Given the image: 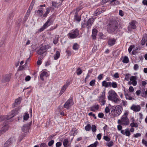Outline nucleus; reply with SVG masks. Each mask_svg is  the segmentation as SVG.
<instances>
[{
	"instance_id": "55",
	"label": "nucleus",
	"mask_w": 147,
	"mask_h": 147,
	"mask_svg": "<svg viewBox=\"0 0 147 147\" xmlns=\"http://www.w3.org/2000/svg\"><path fill=\"white\" fill-rule=\"evenodd\" d=\"M139 68V66L137 64H135L134 67V69L135 71L137 70Z\"/></svg>"
},
{
	"instance_id": "60",
	"label": "nucleus",
	"mask_w": 147,
	"mask_h": 147,
	"mask_svg": "<svg viewBox=\"0 0 147 147\" xmlns=\"http://www.w3.org/2000/svg\"><path fill=\"white\" fill-rule=\"evenodd\" d=\"M62 145V143L61 142H58L56 143V147H59L61 146Z\"/></svg>"
},
{
	"instance_id": "21",
	"label": "nucleus",
	"mask_w": 147,
	"mask_h": 147,
	"mask_svg": "<svg viewBox=\"0 0 147 147\" xmlns=\"http://www.w3.org/2000/svg\"><path fill=\"white\" fill-rule=\"evenodd\" d=\"M9 126L8 125L6 124L1 129L0 131V134H1L5 132L8 129Z\"/></svg>"
},
{
	"instance_id": "14",
	"label": "nucleus",
	"mask_w": 147,
	"mask_h": 147,
	"mask_svg": "<svg viewBox=\"0 0 147 147\" xmlns=\"http://www.w3.org/2000/svg\"><path fill=\"white\" fill-rule=\"evenodd\" d=\"M70 84V81L69 80H67L66 82L61 88L59 92V94L61 95L65 91L66 89Z\"/></svg>"
},
{
	"instance_id": "49",
	"label": "nucleus",
	"mask_w": 147,
	"mask_h": 147,
	"mask_svg": "<svg viewBox=\"0 0 147 147\" xmlns=\"http://www.w3.org/2000/svg\"><path fill=\"white\" fill-rule=\"evenodd\" d=\"M95 80H92L89 83V84L91 86H94L95 84Z\"/></svg>"
},
{
	"instance_id": "52",
	"label": "nucleus",
	"mask_w": 147,
	"mask_h": 147,
	"mask_svg": "<svg viewBox=\"0 0 147 147\" xmlns=\"http://www.w3.org/2000/svg\"><path fill=\"white\" fill-rule=\"evenodd\" d=\"M104 116V114L102 113H100L98 114V117L100 118H103Z\"/></svg>"
},
{
	"instance_id": "18",
	"label": "nucleus",
	"mask_w": 147,
	"mask_h": 147,
	"mask_svg": "<svg viewBox=\"0 0 147 147\" xmlns=\"http://www.w3.org/2000/svg\"><path fill=\"white\" fill-rule=\"evenodd\" d=\"M49 76L48 73L45 71H42L40 74V78L42 81H44V77L47 78Z\"/></svg>"
},
{
	"instance_id": "19",
	"label": "nucleus",
	"mask_w": 147,
	"mask_h": 147,
	"mask_svg": "<svg viewBox=\"0 0 147 147\" xmlns=\"http://www.w3.org/2000/svg\"><path fill=\"white\" fill-rule=\"evenodd\" d=\"M22 100V98L19 97L15 100V102L12 105V107H15L20 104Z\"/></svg>"
},
{
	"instance_id": "61",
	"label": "nucleus",
	"mask_w": 147,
	"mask_h": 147,
	"mask_svg": "<svg viewBox=\"0 0 147 147\" xmlns=\"http://www.w3.org/2000/svg\"><path fill=\"white\" fill-rule=\"evenodd\" d=\"M31 79V77H30L29 76H27L25 78V80L26 81H28L30 80Z\"/></svg>"
},
{
	"instance_id": "15",
	"label": "nucleus",
	"mask_w": 147,
	"mask_h": 147,
	"mask_svg": "<svg viewBox=\"0 0 147 147\" xmlns=\"http://www.w3.org/2000/svg\"><path fill=\"white\" fill-rule=\"evenodd\" d=\"M136 20H132L129 24L130 26H128L127 28L128 30L129 31H131V29H135L136 28L137 26L136 25Z\"/></svg>"
},
{
	"instance_id": "2",
	"label": "nucleus",
	"mask_w": 147,
	"mask_h": 147,
	"mask_svg": "<svg viewBox=\"0 0 147 147\" xmlns=\"http://www.w3.org/2000/svg\"><path fill=\"white\" fill-rule=\"evenodd\" d=\"M128 113L125 112L120 119L117 121V123L122 125V126H127L129 124V119L128 117Z\"/></svg>"
},
{
	"instance_id": "29",
	"label": "nucleus",
	"mask_w": 147,
	"mask_h": 147,
	"mask_svg": "<svg viewBox=\"0 0 147 147\" xmlns=\"http://www.w3.org/2000/svg\"><path fill=\"white\" fill-rule=\"evenodd\" d=\"M42 9H39L38 10L35 11V12L37 13V15L39 17H41L43 14V11L42 10Z\"/></svg>"
},
{
	"instance_id": "28",
	"label": "nucleus",
	"mask_w": 147,
	"mask_h": 147,
	"mask_svg": "<svg viewBox=\"0 0 147 147\" xmlns=\"http://www.w3.org/2000/svg\"><path fill=\"white\" fill-rule=\"evenodd\" d=\"M51 7H48L46 9V11L45 13L43 15V17L45 18L47 17L48 15L50 13L51 10Z\"/></svg>"
},
{
	"instance_id": "24",
	"label": "nucleus",
	"mask_w": 147,
	"mask_h": 147,
	"mask_svg": "<svg viewBox=\"0 0 147 147\" xmlns=\"http://www.w3.org/2000/svg\"><path fill=\"white\" fill-rule=\"evenodd\" d=\"M99 105H95L90 107V110L93 112H96L99 109Z\"/></svg>"
},
{
	"instance_id": "43",
	"label": "nucleus",
	"mask_w": 147,
	"mask_h": 147,
	"mask_svg": "<svg viewBox=\"0 0 147 147\" xmlns=\"http://www.w3.org/2000/svg\"><path fill=\"white\" fill-rule=\"evenodd\" d=\"M82 70L80 68H78L77 70L76 73L77 75H79L82 74Z\"/></svg>"
},
{
	"instance_id": "30",
	"label": "nucleus",
	"mask_w": 147,
	"mask_h": 147,
	"mask_svg": "<svg viewBox=\"0 0 147 147\" xmlns=\"http://www.w3.org/2000/svg\"><path fill=\"white\" fill-rule=\"evenodd\" d=\"M60 56V52L58 51H57L54 55V59L57 60L59 57Z\"/></svg>"
},
{
	"instance_id": "56",
	"label": "nucleus",
	"mask_w": 147,
	"mask_h": 147,
	"mask_svg": "<svg viewBox=\"0 0 147 147\" xmlns=\"http://www.w3.org/2000/svg\"><path fill=\"white\" fill-rule=\"evenodd\" d=\"M141 136V134L140 133H136L134 135V137L135 138H137Z\"/></svg>"
},
{
	"instance_id": "45",
	"label": "nucleus",
	"mask_w": 147,
	"mask_h": 147,
	"mask_svg": "<svg viewBox=\"0 0 147 147\" xmlns=\"http://www.w3.org/2000/svg\"><path fill=\"white\" fill-rule=\"evenodd\" d=\"M92 131L93 132H95L96 131V127L95 125H92L91 127Z\"/></svg>"
},
{
	"instance_id": "31",
	"label": "nucleus",
	"mask_w": 147,
	"mask_h": 147,
	"mask_svg": "<svg viewBox=\"0 0 147 147\" xmlns=\"http://www.w3.org/2000/svg\"><path fill=\"white\" fill-rule=\"evenodd\" d=\"M79 48V45L77 43H74L73 46V49L75 50H78Z\"/></svg>"
},
{
	"instance_id": "25",
	"label": "nucleus",
	"mask_w": 147,
	"mask_h": 147,
	"mask_svg": "<svg viewBox=\"0 0 147 147\" xmlns=\"http://www.w3.org/2000/svg\"><path fill=\"white\" fill-rule=\"evenodd\" d=\"M104 11L102 9L99 8L96 9L94 13V15L96 16L99 15L100 13L103 12Z\"/></svg>"
},
{
	"instance_id": "17",
	"label": "nucleus",
	"mask_w": 147,
	"mask_h": 147,
	"mask_svg": "<svg viewBox=\"0 0 147 147\" xmlns=\"http://www.w3.org/2000/svg\"><path fill=\"white\" fill-rule=\"evenodd\" d=\"M130 109L135 112L140 111L141 109V107L140 105L133 104L130 107Z\"/></svg>"
},
{
	"instance_id": "32",
	"label": "nucleus",
	"mask_w": 147,
	"mask_h": 147,
	"mask_svg": "<svg viewBox=\"0 0 147 147\" xmlns=\"http://www.w3.org/2000/svg\"><path fill=\"white\" fill-rule=\"evenodd\" d=\"M59 36H56L55 38L53 39V42L55 45H56L59 41Z\"/></svg>"
},
{
	"instance_id": "44",
	"label": "nucleus",
	"mask_w": 147,
	"mask_h": 147,
	"mask_svg": "<svg viewBox=\"0 0 147 147\" xmlns=\"http://www.w3.org/2000/svg\"><path fill=\"white\" fill-rule=\"evenodd\" d=\"M91 125L88 124L85 127V129L87 131H89L91 129Z\"/></svg>"
},
{
	"instance_id": "53",
	"label": "nucleus",
	"mask_w": 147,
	"mask_h": 147,
	"mask_svg": "<svg viewBox=\"0 0 147 147\" xmlns=\"http://www.w3.org/2000/svg\"><path fill=\"white\" fill-rule=\"evenodd\" d=\"M110 109L109 108L107 107H106L105 109V112L106 113H107L110 112Z\"/></svg>"
},
{
	"instance_id": "11",
	"label": "nucleus",
	"mask_w": 147,
	"mask_h": 147,
	"mask_svg": "<svg viewBox=\"0 0 147 147\" xmlns=\"http://www.w3.org/2000/svg\"><path fill=\"white\" fill-rule=\"evenodd\" d=\"M12 74L11 73L3 75L2 78V81L3 82H9L10 81Z\"/></svg>"
},
{
	"instance_id": "42",
	"label": "nucleus",
	"mask_w": 147,
	"mask_h": 147,
	"mask_svg": "<svg viewBox=\"0 0 147 147\" xmlns=\"http://www.w3.org/2000/svg\"><path fill=\"white\" fill-rule=\"evenodd\" d=\"M33 2V0L32 1V2L31 3L30 5V6H31V4H32V3ZM31 7L30 6L29 7V9L28 10L26 15H25V16H27L28 17H29V16L30 15V8Z\"/></svg>"
},
{
	"instance_id": "4",
	"label": "nucleus",
	"mask_w": 147,
	"mask_h": 147,
	"mask_svg": "<svg viewBox=\"0 0 147 147\" xmlns=\"http://www.w3.org/2000/svg\"><path fill=\"white\" fill-rule=\"evenodd\" d=\"M122 110V107L119 105L113 108L112 109L111 113L114 117H118L121 113Z\"/></svg>"
},
{
	"instance_id": "34",
	"label": "nucleus",
	"mask_w": 147,
	"mask_h": 147,
	"mask_svg": "<svg viewBox=\"0 0 147 147\" xmlns=\"http://www.w3.org/2000/svg\"><path fill=\"white\" fill-rule=\"evenodd\" d=\"M98 144V142L97 141H96L94 143L88 146L87 147H96Z\"/></svg>"
},
{
	"instance_id": "35",
	"label": "nucleus",
	"mask_w": 147,
	"mask_h": 147,
	"mask_svg": "<svg viewBox=\"0 0 147 147\" xmlns=\"http://www.w3.org/2000/svg\"><path fill=\"white\" fill-rule=\"evenodd\" d=\"M111 87L113 88H116L117 87V83L115 82H111Z\"/></svg>"
},
{
	"instance_id": "5",
	"label": "nucleus",
	"mask_w": 147,
	"mask_h": 147,
	"mask_svg": "<svg viewBox=\"0 0 147 147\" xmlns=\"http://www.w3.org/2000/svg\"><path fill=\"white\" fill-rule=\"evenodd\" d=\"M94 20L93 18H90L87 22H86L85 20H84L83 22H82L81 23L82 28H84L87 27L88 30L90 29L91 26L92 25Z\"/></svg>"
},
{
	"instance_id": "51",
	"label": "nucleus",
	"mask_w": 147,
	"mask_h": 147,
	"mask_svg": "<svg viewBox=\"0 0 147 147\" xmlns=\"http://www.w3.org/2000/svg\"><path fill=\"white\" fill-rule=\"evenodd\" d=\"M103 139L104 140L107 142H109L110 140V138H109L107 136H104Z\"/></svg>"
},
{
	"instance_id": "10",
	"label": "nucleus",
	"mask_w": 147,
	"mask_h": 147,
	"mask_svg": "<svg viewBox=\"0 0 147 147\" xmlns=\"http://www.w3.org/2000/svg\"><path fill=\"white\" fill-rule=\"evenodd\" d=\"M16 139L13 138H11L6 141L4 144V147H9L13 144H15L16 142Z\"/></svg>"
},
{
	"instance_id": "48",
	"label": "nucleus",
	"mask_w": 147,
	"mask_h": 147,
	"mask_svg": "<svg viewBox=\"0 0 147 147\" xmlns=\"http://www.w3.org/2000/svg\"><path fill=\"white\" fill-rule=\"evenodd\" d=\"M88 115L89 116H92L93 117L94 119H96V116L92 112H90L88 114Z\"/></svg>"
},
{
	"instance_id": "23",
	"label": "nucleus",
	"mask_w": 147,
	"mask_h": 147,
	"mask_svg": "<svg viewBox=\"0 0 147 147\" xmlns=\"http://www.w3.org/2000/svg\"><path fill=\"white\" fill-rule=\"evenodd\" d=\"M98 33V31L96 28L92 29V39L95 40L96 38V36Z\"/></svg>"
},
{
	"instance_id": "13",
	"label": "nucleus",
	"mask_w": 147,
	"mask_h": 147,
	"mask_svg": "<svg viewBox=\"0 0 147 147\" xmlns=\"http://www.w3.org/2000/svg\"><path fill=\"white\" fill-rule=\"evenodd\" d=\"M73 104V99L71 98H69L64 105L63 107L66 109H69L71 106Z\"/></svg>"
},
{
	"instance_id": "20",
	"label": "nucleus",
	"mask_w": 147,
	"mask_h": 147,
	"mask_svg": "<svg viewBox=\"0 0 147 147\" xmlns=\"http://www.w3.org/2000/svg\"><path fill=\"white\" fill-rule=\"evenodd\" d=\"M53 22V20L52 18H49L47 22L43 25L45 27L47 28L48 26H49L52 24Z\"/></svg>"
},
{
	"instance_id": "9",
	"label": "nucleus",
	"mask_w": 147,
	"mask_h": 147,
	"mask_svg": "<svg viewBox=\"0 0 147 147\" xmlns=\"http://www.w3.org/2000/svg\"><path fill=\"white\" fill-rule=\"evenodd\" d=\"M105 91H104L102 92L101 95L98 97V101L101 105H104L106 103Z\"/></svg>"
},
{
	"instance_id": "63",
	"label": "nucleus",
	"mask_w": 147,
	"mask_h": 147,
	"mask_svg": "<svg viewBox=\"0 0 147 147\" xmlns=\"http://www.w3.org/2000/svg\"><path fill=\"white\" fill-rule=\"evenodd\" d=\"M142 143L146 146H147V141L143 139L142 140Z\"/></svg>"
},
{
	"instance_id": "16",
	"label": "nucleus",
	"mask_w": 147,
	"mask_h": 147,
	"mask_svg": "<svg viewBox=\"0 0 147 147\" xmlns=\"http://www.w3.org/2000/svg\"><path fill=\"white\" fill-rule=\"evenodd\" d=\"M77 11L75 13V15L74 16V20L77 21L78 22H79L81 19V17L80 15H78V11H79L80 10V9L78 8L76 9Z\"/></svg>"
},
{
	"instance_id": "37",
	"label": "nucleus",
	"mask_w": 147,
	"mask_h": 147,
	"mask_svg": "<svg viewBox=\"0 0 147 147\" xmlns=\"http://www.w3.org/2000/svg\"><path fill=\"white\" fill-rule=\"evenodd\" d=\"M125 95L126 99L131 100L133 99V98L128 93H125Z\"/></svg>"
},
{
	"instance_id": "59",
	"label": "nucleus",
	"mask_w": 147,
	"mask_h": 147,
	"mask_svg": "<svg viewBox=\"0 0 147 147\" xmlns=\"http://www.w3.org/2000/svg\"><path fill=\"white\" fill-rule=\"evenodd\" d=\"M46 28L45 27V26L43 25V26L41 27V28L39 29V31L40 32H41L43 31Z\"/></svg>"
},
{
	"instance_id": "41",
	"label": "nucleus",
	"mask_w": 147,
	"mask_h": 147,
	"mask_svg": "<svg viewBox=\"0 0 147 147\" xmlns=\"http://www.w3.org/2000/svg\"><path fill=\"white\" fill-rule=\"evenodd\" d=\"M124 133L125 134V135L126 136L128 137H129L131 135V133L130 131L127 129H125V131Z\"/></svg>"
},
{
	"instance_id": "26",
	"label": "nucleus",
	"mask_w": 147,
	"mask_h": 147,
	"mask_svg": "<svg viewBox=\"0 0 147 147\" xmlns=\"http://www.w3.org/2000/svg\"><path fill=\"white\" fill-rule=\"evenodd\" d=\"M111 82H107L105 80L103 81L102 82V86L105 88H108L109 87H111Z\"/></svg>"
},
{
	"instance_id": "57",
	"label": "nucleus",
	"mask_w": 147,
	"mask_h": 147,
	"mask_svg": "<svg viewBox=\"0 0 147 147\" xmlns=\"http://www.w3.org/2000/svg\"><path fill=\"white\" fill-rule=\"evenodd\" d=\"M40 147H48L46 144L45 143H42L40 145Z\"/></svg>"
},
{
	"instance_id": "46",
	"label": "nucleus",
	"mask_w": 147,
	"mask_h": 147,
	"mask_svg": "<svg viewBox=\"0 0 147 147\" xmlns=\"http://www.w3.org/2000/svg\"><path fill=\"white\" fill-rule=\"evenodd\" d=\"M134 47V45H131L128 48V52L130 53L132 51V49H133Z\"/></svg>"
},
{
	"instance_id": "36",
	"label": "nucleus",
	"mask_w": 147,
	"mask_h": 147,
	"mask_svg": "<svg viewBox=\"0 0 147 147\" xmlns=\"http://www.w3.org/2000/svg\"><path fill=\"white\" fill-rule=\"evenodd\" d=\"M147 41V38L143 37L141 41V44L142 45H144L146 42Z\"/></svg>"
},
{
	"instance_id": "40",
	"label": "nucleus",
	"mask_w": 147,
	"mask_h": 147,
	"mask_svg": "<svg viewBox=\"0 0 147 147\" xmlns=\"http://www.w3.org/2000/svg\"><path fill=\"white\" fill-rule=\"evenodd\" d=\"M29 117V114L27 113H25L23 119L24 120H27Z\"/></svg>"
},
{
	"instance_id": "50",
	"label": "nucleus",
	"mask_w": 147,
	"mask_h": 147,
	"mask_svg": "<svg viewBox=\"0 0 147 147\" xmlns=\"http://www.w3.org/2000/svg\"><path fill=\"white\" fill-rule=\"evenodd\" d=\"M136 79L137 78L135 76H131L130 78V80L132 81L136 80Z\"/></svg>"
},
{
	"instance_id": "12",
	"label": "nucleus",
	"mask_w": 147,
	"mask_h": 147,
	"mask_svg": "<svg viewBox=\"0 0 147 147\" xmlns=\"http://www.w3.org/2000/svg\"><path fill=\"white\" fill-rule=\"evenodd\" d=\"M32 122L31 121L29 123L24 125L22 128V131L25 133L28 132L30 127L32 125Z\"/></svg>"
},
{
	"instance_id": "54",
	"label": "nucleus",
	"mask_w": 147,
	"mask_h": 147,
	"mask_svg": "<svg viewBox=\"0 0 147 147\" xmlns=\"http://www.w3.org/2000/svg\"><path fill=\"white\" fill-rule=\"evenodd\" d=\"M76 130H74L72 129V130L71 131V134H72V135L73 136H74L75 135H76L77 134V133L76 132Z\"/></svg>"
},
{
	"instance_id": "39",
	"label": "nucleus",
	"mask_w": 147,
	"mask_h": 147,
	"mask_svg": "<svg viewBox=\"0 0 147 147\" xmlns=\"http://www.w3.org/2000/svg\"><path fill=\"white\" fill-rule=\"evenodd\" d=\"M113 145L114 143L112 141H110L106 143V145L109 147H111L113 146Z\"/></svg>"
},
{
	"instance_id": "7",
	"label": "nucleus",
	"mask_w": 147,
	"mask_h": 147,
	"mask_svg": "<svg viewBox=\"0 0 147 147\" xmlns=\"http://www.w3.org/2000/svg\"><path fill=\"white\" fill-rule=\"evenodd\" d=\"M51 47L48 45H41L39 49L37 50V53L39 55H41L45 53Z\"/></svg>"
},
{
	"instance_id": "47",
	"label": "nucleus",
	"mask_w": 147,
	"mask_h": 147,
	"mask_svg": "<svg viewBox=\"0 0 147 147\" xmlns=\"http://www.w3.org/2000/svg\"><path fill=\"white\" fill-rule=\"evenodd\" d=\"M54 141L53 140H51L48 143V145L49 146H51L54 144Z\"/></svg>"
},
{
	"instance_id": "27",
	"label": "nucleus",
	"mask_w": 147,
	"mask_h": 147,
	"mask_svg": "<svg viewBox=\"0 0 147 147\" xmlns=\"http://www.w3.org/2000/svg\"><path fill=\"white\" fill-rule=\"evenodd\" d=\"M69 141L67 138L64 139L63 142V144L64 147L70 146V144H69Z\"/></svg>"
},
{
	"instance_id": "6",
	"label": "nucleus",
	"mask_w": 147,
	"mask_h": 147,
	"mask_svg": "<svg viewBox=\"0 0 147 147\" xmlns=\"http://www.w3.org/2000/svg\"><path fill=\"white\" fill-rule=\"evenodd\" d=\"M79 31L78 28L73 29L68 34L67 36L69 39H74L79 36Z\"/></svg>"
},
{
	"instance_id": "58",
	"label": "nucleus",
	"mask_w": 147,
	"mask_h": 147,
	"mask_svg": "<svg viewBox=\"0 0 147 147\" xmlns=\"http://www.w3.org/2000/svg\"><path fill=\"white\" fill-rule=\"evenodd\" d=\"M119 124V125L117 126V129L119 130L120 131L122 129V125H121L120 124Z\"/></svg>"
},
{
	"instance_id": "3",
	"label": "nucleus",
	"mask_w": 147,
	"mask_h": 147,
	"mask_svg": "<svg viewBox=\"0 0 147 147\" xmlns=\"http://www.w3.org/2000/svg\"><path fill=\"white\" fill-rule=\"evenodd\" d=\"M107 97L109 100H111L115 103H118L120 100L117 98L118 96L114 90H110L108 92Z\"/></svg>"
},
{
	"instance_id": "33",
	"label": "nucleus",
	"mask_w": 147,
	"mask_h": 147,
	"mask_svg": "<svg viewBox=\"0 0 147 147\" xmlns=\"http://www.w3.org/2000/svg\"><path fill=\"white\" fill-rule=\"evenodd\" d=\"M129 59L128 57L126 56H124L122 62L123 63H127L129 62Z\"/></svg>"
},
{
	"instance_id": "64",
	"label": "nucleus",
	"mask_w": 147,
	"mask_h": 147,
	"mask_svg": "<svg viewBox=\"0 0 147 147\" xmlns=\"http://www.w3.org/2000/svg\"><path fill=\"white\" fill-rule=\"evenodd\" d=\"M142 3L144 5H146L147 6V0H143Z\"/></svg>"
},
{
	"instance_id": "22",
	"label": "nucleus",
	"mask_w": 147,
	"mask_h": 147,
	"mask_svg": "<svg viewBox=\"0 0 147 147\" xmlns=\"http://www.w3.org/2000/svg\"><path fill=\"white\" fill-rule=\"evenodd\" d=\"M116 41V40L114 38H110L108 42V45L110 46H113L115 44Z\"/></svg>"
},
{
	"instance_id": "62",
	"label": "nucleus",
	"mask_w": 147,
	"mask_h": 147,
	"mask_svg": "<svg viewBox=\"0 0 147 147\" xmlns=\"http://www.w3.org/2000/svg\"><path fill=\"white\" fill-rule=\"evenodd\" d=\"M119 13L121 16H123L124 15L123 12L121 10H119Z\"/></svg>"
},
{
	"instance_id": "1",
	"label": "nucleus",
	"mask_w": 147,
	"mask_h": 147,
	"mask_svg": "<svg viewBox=\"0 0 147 147\" xmlns=\"http://www.w3.org/2000/svg\"><path fill=\"white\" fill-rule=\"evenodd\" d=\"M20 111V108L18 107L12 111L9 115H0V122L3 121H6L13 117L18 114Z\"/></svg>"
},
{
	"instance_id": "8",
	"label": "nucleus",
	"mask_w": 147,
	"mask_h": 147,
	"mask_svg": "<svg viewBox=\"0 0 147 147\" xmlns=\"http://www.w3.org/2000/svg\"><path fill=\"white\" fill-rule=\"evenodd\" d=\"M108 30L109 32L113 34L115 31L117 29L118 24L116 22H114L113 23L110 24Z\"/></svg>"
},
{
	"instance_id": "38",
	"label": "nucleus",
	"mask_w": 147,
	"mask_h": 147,
	"mask_svg": "<svg viewBox=\"0 0 147 147\" xmlns=\"http://www.w3.org/2000/svg\"><path fill=\"white\" fill-rule=\"evenodd\" d=\"M130 126L133 127H137L138 126V123L137 122L131 123L130 124Z\"/></svg>"
}]
</instances>
